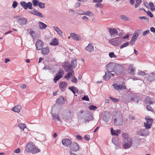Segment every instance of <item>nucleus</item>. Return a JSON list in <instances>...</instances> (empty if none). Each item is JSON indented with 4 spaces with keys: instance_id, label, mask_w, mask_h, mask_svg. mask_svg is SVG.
I'll return each mask as SVG.
<instances>
[{
    "instance_id": "1",
    "label": "nucleus",
    "mask_w": 155,
    "mask_h": 155,
    "mask_svg": "<svg viewBox=\"0 0 155 155\" xmlns=\"http://www.w3.org/2000/svg\"><path fill=\"white\" fill-rule=\"evenodd\" d=\"M122 136L124 138L122 143L123 147L125 149L130 148L132 143V140L128 137L127 133H124L122 134Z\"/></svg>"
},
{
    "instance_id": "2",
    "label": "nucleus",
    "mask_w": 155,
    "mask_h": 155,
    "mask_svg": "<svg viewBox=\"0 0 155 155\" xmlns=\"http://www.w3.org/2000/svg\"><path fill=\"white\" fill-rule=\"evenodd\" d=\"M26 150L28 152H31L33 154H36L40 152V150L35 147L32 143H28L26 146Z\"/></svg>"
},
{
    "instance_id": "3",
    "label": "nucleus",
    "mask_w": 155,
    "mask_h": 155,
    "mask_svg": "<svg viewBox=\"0 0 155 155\" xmlns=\"http://www.w3.org/2000/svg\"><path fill=\"white\" fill-rule=\"evenodd\" d=\"M122 114L120 112L117 113L116 117L114 119V124L117 126H121L123 124Z\"/></svg>"
},
{
    "instance_id": "4",
    "label": "nucleus",
    "mask_w": 155,
    "mask_h": 155,
    "mask_svg": "<svg viewBox=\"0 0 155 155\" xmlns=\"http://www.w3.org/2000/svg\"><path fill=\"white\" fill-rule=\"evenodd\" d=\"M63 68L65 71L67 72H74V69L71 65V64L68 62H65L62 64Z\"/></svg>"
},
{
    "instance_id": "5",
    "label": "nucleus",
    "mask_w": 155,
    "mask_h": 155,
    "mask_svg": "<svg viewBox=\"0 0 155 155\" xmlns=\"http://www.w3.org/2000/svg\"><path fill=\"white\" fill-rule=\"evenodd\" d=\"M122 40L121 38H116L109 40V42L112 45L115 46H117L120 44Z\"/></svg>"
},
{
    "instance_id": "6",
    "label": "nucleus",
    "mask_w": 155,
    "mask_h": 155,
    "mask_svg": "<svg viewBox=\"0 0 155 155\" xmlns=\"http://www.w3.org/2000/svg\"><path fill=\"white\" fill-rule=\"evenodd\" d=\"M85 121L89 122L90 121L92 120L93 117L91 112L89 111L86 110L84 112V117Z\"/></svg>"
},
{
    "instance_id": "7",
    "label": "nucleus",
    "mask_w": 155,
    "mask_h": 155,
    "mask_svg": "<svg viewBox=\"0 0 155 155\" xmlns=\"http://www.w3.org/2000/svg\"><path fill=\"white\" fill-rule=\"evenodd\" d=\"M124 69L123 66L117 64L114 72L117 75L120 74L123 71Z\"/></svg>"
},
{
    "instance_id": "8",
    "label": "nucleus",
    "mask_w": 155,
    "mask_h": 155,
    "mask_svg": "<svg viewBox=\"0 0 155 155\" xmlns=\"http://www.w3.org/2000/svg\"><path fill=\"white\" fill-rule=\"evenodd\" d=\"M117 64L113 62L109 63L106 66L107 71L111 72H114Z\"/></svg>"
},
{
    "instance_id": "9",
    "label": "nucleus",
    "mask_w": 155,
    "mask_h": 155,
    "mask_svg": "<svg viewBox=\"0 0 155 155\" xmlns=\"http://www.w3.org/2000/svg\"><path fill=\"white\" fill-rule=\"evenodd\" d=\"M70 149L73 152H75L79 150V145L75 142H71L70 146Z\"/></svg>"
},
{
    "instance_id": "10",
    "label": "nucleus",
    "mask_w": 155,
    "mask_h": 155,
    "mask_svg": "<svg viewBox=\"0 0 155 155\" xmlns=\"http://www.w3.org/2000/svg\"><path fill=\"white\" fill-rule=\"evenodd\" d=\"M21 5L25 9L28 8L29 9H32V5L31 2H29L27 3L25 2H21L20 3Z\"/></svg>"
},
{
    "instance_id": "11",
    "label": "nucleus",
    "mask_w": 155,
    "mask_h": 155,
    "mask_svg": "<svg viewBox=\"0 0 155 155\" xmlns=\"http://www.w3.org/2000/svg\"><path fill=\"white\" fill-rule=\"evenodd\" d=\"M108 30L110 35L111 37H115L118 35V31L115 28H109Z\"/></svg>"
},
{
    "instance_id": "12",
    "label": "nucleus",
    "mask_w": 155,
    "mask_h": 155,
    "mask_svg": "<svg viewBox=\"0 0 155 155\" xmlns=\"http://www.w3.org/2000/svg\"><path fill=\"white\" fill-rule=\"evenodd\" d=\"M61 143L64 146L67 147L71 144V141L69 139L65 138L62 140Z\"/></svg>"
},
{
    "instance_id": "13",
    "label": "nucleus",
    "mask_w": 155,
    "mask_h": 155,
    "mask_svg": "<svg viewBox=\"0 0 155 155\" xmlns=\"http://www.w3.org/2000/svg\"><path fill=\"white\" fill-rule=\"evenodd\" d=\"M148 81L152 82L155 81V72L151 73L146 77Z\"/></svg>"
},
{
    "instance_id": "14",
    "label": "nucleus",
    "mask_w": 155,
    "mask_h": 155,
    "mask_svg": "<svg viewBox=\"0 0 155 155\" xmlns=\"http://www.w3.org/2000/svg\"><path fill=\"white\" fill-rule=\"evenodd\" d=\"M44 45V44L43 42L41 40L38 39L35 44L36 49L38 50L41 49L43 48Z\"/></svg>"
},
{
    "instance_id": "15",
    "label": "nucleus",
    "mask_w": 155,
    "mask_h": 155,
    "mask_svg": "<svg viewBox=\"0 0 155 155\" xmlns=\"http://www.w3.org/2000/svg\"><path fill=\"white\" fill-rule=\"evenodd\" d=\"M149 134V131L146 128L142 129L138 132V134L142 136H146Z\"/></svg>"
},
{
    "instance_id": "16",
    "label": "nucleus",
    "mask_w": 155,
    "mask_h": 155,
    "mask_svg": "<svg viewBox=\"0 0 155 155\" xmlns=\"http://www.w3.org/2000/svg\"><path fill=\"white\" fill-rule=\"evenodd\" d=\"M85 49L90 53L93 52L94 49L93 44L91 43H89L88 45L85 48Z\"/></svg>"
},
{
    "instance_id": "17",
    "label": "nucleus",
    "mask_w": 155,
    "mask_h": 155,
    "mask_svg": "<svg viewBox=\"0 0 155 155\" xmlns=\"http://www.w3.org/2000/svg\"><path fill=\"white\" fill-rule=\"evenodd\" d=\"M27 19L23 17L18 18L17 21L21 25L26 24L27 23Z\"/></svg>"
},
{
    "instance_id": "18",
    "label": "nucleus",
    "mask_w": 155,
    "mask_h": 155,
    "mask_svg": "<svg viewBox=\"0 0 155 155\" xmlns=\"http://www.w3.org/2000/svg\"><path fill=\"white\" fill-rule=\"evenodd\" d=\"M112 85L114 86V88L115 89L117 90H119L120 89L122 90L126 89V87L122 85H118L117 84H113Z\"/></svg>"
},
{
    "instance_id": "19",
    "label": "nucleus",
    "mask_w": 155,
    "mask_h": 155,
    "mask_svg": "<svg viewBox=\"0 0 155 155\" xmlns=\"http://www.w3.org/2000/svg\"><path fill=\"white\" fill-rule=\"evenodd\" d=\"M142 31V30L141 29L137 30L135 31L132 37L137 39Z\"/></svg>"
},
{
    "instance_id": "20",
    "label": "nucleus",
    "mask_w": 155,
    "mask_h": 155,
    "mask_svg": "<svg viewBox=\"0 0 155 155\" xmlns=\"http://www.w3.org/2000/svg\"><path fill=\"white\" fill-rule=\"evenodd\" d=\"M56 103L60 104H62L65 103V101L64 98L62 97H60L56 101Z\"/></svg>"
},
{
    "instance_id": "21",
    "label": "nucleus",
    "mask_w": 155,
    "mask_h": 155,
    "mask_svg": "<svg viewBox=\"0 0 155 155\" xmlns=\"http://www.w3.org/2000/svg\"><path fill=\"white\" fill-rule=\"evenodd\" d=\"M21 109V106L20 105H17L14 107L12 109L13 111L19 113Z\"/></svg>"
},
{
    "instance_id": "22",
    "label": "nucleus",
    "mask_w": 155,
    "mask_h": 155,
    "mask_svg": "<svg viewBox=\"0 0 155 155\" xmlns=\"http://www.w3.org/2000/svg\"><path fill=\"white\" fill-rule=\"evenodd\" d=\"M111 72L108 71V72L105 73L104 76H103V79L105 81L108 80L111 78V76L110 74Z\"/></svg>"
},
{
    "instance_id": "23",
    "label": "nucleus",
    "mask_w": 155,
    "mask_h": 155,
    "mask_svg": "<svg viewBox=\"0 0 155 155\" xmlns=\"http://www.w3.org/2000/svg\"><path fill=\"white\" fill-rule=\"evenodd\" d=\"M41 50V53L44 55H47L48 54L49 52V49L48 47L42 48Z\"/></svg>"
},
{
    "instance_id": "24",
    "label": "nucleus",
    "mask_w": 155,
    "mask_h": 155,
    "mask_svg": "<svg viewBox=\"0 0 155 155\" xmlns=\"http://www.w3.org/2000/svg\"><path fill=\"white\" fill-rule=\"evenodd\" d=\"M67 85V84L64 81L61 82L59 84V87L61 90L64 91L65 90V87Z\"/></svg>"
},
{
    "instance_id": "25",
    "label": "nucleus",
    "mask_w": 155,
    "mask_h": 155,
    "mask_svg": "<svg viewBox=\"0 0 155 155\" xmlns=\"http://www.w3.org/2000/svg\"><path fill=\"white\" fill-rule=\"evenodd\" d=\"M54 28L55 31H56L58 34L60 36H63V33L62 31L59 29V28L57 26H54Z\"/></svg>"
},
{
    "instance_id": "26",
    "label": "nucleus",
    "mask_w": 155,
    "mask_h": 155,
    "mask_svg": "<svg viewBox=\"0 0 155 155\" xmlns=\"http://www.w3.org/2000/svg\"><path fill=\"white\" fill-rule=\"evenodd\" d=\"M144 102L146 104H152L153 103V101L151 100L150 97H147L145 98Z\"/></svg>"
},
{
    "instance_id": "27",
    "label": "nucleus",
    "mask_w": 155,
    "mask_h": 155,
    "mask_svg": "<svg viewBox=\"0 0 155 155\" xmlns=\"http://www.w3.org/2000/svg\"><path fill=\"white\" fill-rule=\"evenodd\" d=\"M38 26L41 29H45L47 27V25L42 22H39L38 23Z\"/></svg>"
},
{
    "instance_id": "28",
    "label": "nucleus",
    "mask_w": 155,
    "mask_h": 155,
    "mask_svg": "<svg viewBox=\"0 0 155 155\" xmlns=\"http://www.w3.org/2000/svg\"><path fill=\"white\" fill-rule=\"evenodd\" d=\"M58 44V39L56 38H54L52 39L51 41V42L50 43V45H51L56 46Z\"/></svg>"
},
{
    "instance_id": "29",
    "label": "nucleus",
    "mask_w": 155,
    "mask_h": 155,
    "mask_svg": "<svg viewBox=\"0 0 155 155\" xmlns=\"http://www.w3.org/2000/svg\"><path fill=\"white\" fill-rule=\"evenodd\" d=\"M71 65L73 68L74 69L76 68L77 64V61L76 59H72L71 61Z\"/></svg>"
},
{
    "instance_id": "30",
    "label": "nucleus",
    "mask_w": 155,
    "mask_h": 155,
    "mask_svg": "<svg viewBox=\"0 0 155 155\" xmlns=\"http://www.w3.org/2000/svg\"><path fill=\"white\" fill-rule=\"evenodd\" d=\"M68 89L74 93L75 95L77 96V95H75V94L78 92V90L74 86L70 87H69Z\"/></svg>"
},
{
    "instance_id": "31",
    "label": "nucleus",
    "mask_w": 155,
    "mask_h": 155,
    "mask_svg": "<svg viewBox=\"0 0 155 155\" xmlns=\"http://www.w3.org/2000/svg\"><path fill=\"white\" fill-rule=\"evenodd\" d=\"M106 112L107 113H108V112L107 111H105L104 113H103L102 115V119L103 120L106 122H107L108 121L109 119L108 118L107 116V115L105 114V113Z\"/></svg>"
},
{
    "instance_id": "32",
    "label": "nucleus",
    "mask_w": 155,
    "mask_h": 155,
    "mask_svg": "<svg viewBox=\"0 0 155 155\" xmlns=\"http://www.w3.org/2000/svg\"><path fill=\"white\" fill-rule=\"evenodd\" d=\"M70 36L73 39L76 40H79V37L78 36L74 33H71L70 34Z\"/></svg>"
},
{
    "instance_id": "33",
    "label": "nucleus",
    "mask_w": 155,
    "mask_h": 155,
    "mask_svg": "<svg viewBox=\"0 0 155 155\" xmlns=\"http://www.w3.org/2000/svg\"><path fill=\"white\" fill-rule=\"evenodd\" d=\"M52 118L55 121H59L60 119L58 114H52Z\"/></svg>"
},
{
    "instance_id": "34",
    "label": "nucleus",
    "mask_w": 155,
    "mask_h": 155,
    "mask_svg": "<svg viewBox=\"0 0 155 155\" xmlns=\"http://www.w3.org/2000/svg\"><path fill=\"white\" fill-rule=\"evenodd\" d=\"M34 15L37 16H38L41 18L43 17V15L37 10L36 9H34Z\"/></svg>"
},
{
    "instance_id": "35",
    "label": "nucleus",
    "mask_w": 155,
    "mask_h": 155,
    "mask_svg": "<svg viewBox=\"0 0 155 155\" xmlns=\"http://www.w3.org/2000/svg\"><path fill=\"white\" fill-rule=\"evenodd\" d=\"M141 10H143V11L146 12L148 15H149L150 17L152 18L153 17V14L150 11H147L144 8H143L140 9L139 11H141Z\"/></svg>"
},
{
    "instance_id": "36",
    "label": "nucleus",
    "mask_w": 155,
    "mask_h": 155,
    "mask_svg": "<svg viewBox=\"0 0 155 155\" xmlns=\"http://www.w3.org/2000/svg\"><path fill=\"white\" fill-rule=\"evenodd\" d=\"M74 72H68V73L65 75L64 76V78L67 79L68 80L70 79V78L72 74Z\"/></svg>"
},
{
    "instance_id": "37",
    "label": "nucleus",
    "mask_w": 155,
    "mask_h": 155,
    "mask_svg": "<svg viewBox=\"0 0 155 155\" xmlns=\"http://www.w3.org/2000/svg\"><path fill=\"white\" fill-rule=\"evenodd\" d=\"M145 119L147 123L152 125L153 121V120L152 119L150 118L148 116H146L145 117Z\"/></svg>"
},
{
    "instance_id": "38",
    "label": "nucleus",
    "mask_w": 155,
    "mask_h": 155,
    "mask_svg": "<svg viewBox=\"0 0 155 155\" xmlns=\"http://www.w3.org/2000/svg\"><path fill=\"white\" fill-rule=\"evenodd\" d=\"M129 73L131 75H134L135 72V69L133 68H132L130 67L129 68L128 70Z\"/></svg>"
},
{
    "instance_id": "39",
    "label": "nucleus",
    "mask_w": 155,
    "mask_h": 155,
    "mask_svg": "<svg viewBox=\"0 0 155 155\" xmlns=\"http://www.w3.org/2000/svg\"><path fill=\"white\" fill-rule=\"evenodd\" d=\"M62 77V75H58V74H56L55 77L54 79V81L55 83H56L57 81H58Z\"/></svg>"
},
{
    "instance_id": "40",
    "label": "nucleus",
    "mask_w": 155,
    "mask_h": 155,
    "mask_svg": "<svg viewBox=\"0 0 155 155\" xmlns=\"http://www.w3.org/2000/svg\"><path fill=\"white\" fill-rule=\"evenodd\" d=\"M18 126L21 130H24V129L26 127V125L25 124L21 123H19L18 124Z\"/></svg>"
},
{
    "instance_id": "41",
    "label": "nucleus",
    "mask_w": 155,
    "mask_h": 155,
    "mask_svg": "<svg viewBox=\"0 0 155 155\" xmlns=\"http://www.w3.org/2000/svg\"><path fill=\"white\" fill-rule=\"evenodd\" d=\"M57 74L58 75H62V77H63L64 74V71L62 69H60L58 71Z\"/></svg>"
},
{
    "instance_id": "42",
    "label": "nucleus",
    "mask_w": 155,
    "mask_h": 155,
    "mask_svg": "<svg viewBox=\"0 0 155 155\" xmlns=\"http://www.w3.org/2000/svg\"><path fill=\"white\" fill-rule=\"evenodd\" d=\"M111 134L112 135H116L118 136V134L117 133V132H116L115 130H114V129L113 128H111Z\"/></svg>"
},
{
    "instance_id": "43",
    "label": "nucleus",
    "mask_w": 155,
    "mask_h": 155,
    "mask_svg": "<svg viewBox=\"0 0 155 155\" xmlns=\"http://www.w3.org/2000/svg\"><path fill=\"white\" fill-rule=\"evenodd\" d=\"M39 2V1L38 0H33L32 1L33 5L35 6L38 5Z\"/></svg>"
},
{
    "instance_id": "44",
    "label": "nucleus",
    "mask_w": 155,
    "mask_h": 155,
    "mask_svg": "<svg viewBox=\"0 0 155 155\" xmlns=\"http://www.w3.org/2000/svg\"><path fill=\"white\" fill-rule=\"evenodd\" d=\"M151 125L148 124L147 122H145L144 123V127H145V128L147 129L150 128Z\"/></svg>"
},
{
    "instance_id": "45",
    "label": "nucleus",
    "mask_w": 155,
    "mask_h": 155,
    "mask_svg": "<svg viewBox=\"0 0 155 155\" xmlns=\"http://www.w3.org/2000/svg\"><path fill=\"white\" fill-rule=\"evenodd\" d=\"M38 6L41 8H45V3H42L41 2H39L38 3Z\"/></svg>"
},
{
    "instance_id": "46",
    "label": "nucleus",
    "mask_w": 155,
    "mask_h": 155,
    "mask_svg": "<svg viewBox=\"0 0 155 155\" xmlns=\"http://www.w3.org/2000/svg\"><path fill=\"white\" fill-rule=\"evenodd\" d=\"M149 5L150 7V10L152 11H153L155 10L153 2H150L149 3Z\"/></svg>"
},
{
    "instance_id": "47",
    "label": "nucleus",
    "mask_w": 155,
    "mask_h": 155,
    "mask_svg": "<svg viewBox=\"0 0 155 155\" xmlns=\"http://www.w3.org/2000/svg\"><path fill=\"white\" fill-rule=\"evenodd\" d=\"M129 44H130V42H129L128 41L126 42V43H125L123 45H121L120 46V48L122 49L124 47H127L128 45H129Z\"/></svg>"
},
{
    "instance_id": "48",
    "label": "nucleus",
    "mask_w": 155,
    "mask_h": 155,
    "mask_svg": "<svg viewBox=\"0 0 155 155\" xmlns=\"http://www.w3.org/2000/svg\"><path fill=\"white\" fill-rule=\"evenodd\" d=\"M136 38H134V37H132V38L130 41V43L131 45H133L134 44L135 42V41L137 40Z\"/></svg>"
},
{
    "instance_id": "49",
    "label": "nucleus",
    "mask_w": 155,
    "mask_h": 155,
    "mask_svg": "<svg viewBox=\"0 0 155 155\" xmlns=\"http://www.w3.org/2000/svg\"><path fill=\"white\" fill-rule=\"evenodd\" d=\"M137 96L136 95H134L133 96H132L130 100V101H137Z\"/></svg>"
},
{
    "instance_id": "50",
    "label": "nucleus",
    "mask_w": 155,
    "mask_h": 155,
    "mask_svg": "<svg viewBox=\"0 0 155 155\" xmlns=\"http://www.w3.org/2000/svg\"><path fill=\"white\" fill-rule=\"evenodd\" d=\"M150 31L149 30H147L145 31H143L142 32V35L143 36H145L149 34Z\"/></svg>"
},
{
    "instance_id": "51",
    "label": "nucleus",
    "mask_w": 155,
    "mask_h": 155,
    "mask_svg": "<svg viewBox=\"0 0 155 155\" xmlns=\"http://www.w3.org/2000/svg\"><path fill=\"white\" fill-rule=\"evenodd\" d=\"M137 74L138 75L142 76H143L145 75L146 74V73L144 72L141 71L138 72Z\"/></svg>"
},
{
    "instance_id": "52",
    "label": "nucleus",
    "mask_w": 155,
    "mask_h": 155,
    "mask_svg": "<svg viewBox=\"0 0 155 155\" xmlns=\"http://www.w3.org/2000/svg\"><path fill=\"white\" fill-rule=\"evenodd\" d=\"M120 18H121L122 19L124 20H128L129 19V18L126 16L124 15H122L120 16Z\"/></svg>"
},
{
    "instance_id": "53",
    "label": "nucleus",
    "mask_w": 155,
    "mask_h": 155,
    "mask_svg": "<svg viewBox=\"0 0 155 155\" xmlns=\"http://www.w3.org/2000/svg\"><path fill=\"white\" fill-rule=\"evenodd\" d=\"M109 56L110 58H116V56L115 55L114 52H110L109 53Z\"/></svg>"
},
{
    "instance_id": "54",
    "label": "nucleus",
    "mask_w": 155,
    "mask_h": 155,
    "mask_svg": "<svg viewBox=\"0 0 155 155\" xmlns=\"http://www.w3.org/2000/svg\"><path fill=\"white\" fill-rule=\"evenodd\" d=\"M89 108L91 110H94L97 108V107L93 105H90L89 106Z\"/></svg>"
},
{
    "instance_id": "55",
    "label": "nucleus",
    "mask_w": 155,
    "mask_h": 155,
    "mask_svg": "<svg viewBox=\"0 0 155 155\" xmlns=\"http://www.w3.org/2000/svg\"><path fill=\"white\" fill-rule=\"evenodd\" d=\"M110 99L113 101L115 102H117L119 100L115 98H113L111 97H110Z\"/></svg>"
},
{
    "instance_id": "56",
    "label": "nucleus",
    "mask_w": 155,
    "mask_h": 155,
    "mask_svg": "<svg viewBox=\"0 0 155 155\" xmlns=\"http://www.w3.org/2000/svg\"><path fill=\"white\" fill-rule=\"evenodd\" d=\"M147 110L152 111L153 109L152 107L149 105H147Z\"/></svg>"
},
{
    "instance_id": "57",
    "label": "nucleus",
    "mask_w": 155,
    "mask_h": 155,
    "mask_svg": "<svg viewBox=\"0 0 155 155\" xmlns=\"http://www.w3.org/2000/svg\"><path fill=\"white\" fill-rule=\"evenodd\" d=\"M71 81L72 82H74L75 84H76L77 82V80L76 78L75 77V76H73L72 79L71 80Z\"/></svg>"
},
{
    "instance_id": "58",
    "label": "nucleus",
    "mask_w": 155,
    "mask_h": 155,
    "mask_svg": "<svg viewBox=\"0 0 155 155\" xmlns=\"http://www.w3.org/2000/svg\"><path fill=\"white\" fill-rule=\"evenodd\" d=\"M17 2L16 1H14L13 2L12 6L13 7V8H15L17 6Z\"/></svg>"
},
{
    "instance_id": "59",
    "label": "nucleus",
    "mask_w": 155,
    "mask_h": 155,
    "mask_svg": "<svg viewBox=\"0 0 155 155\" xmlns=\"http://www.w3.org/2000/svg\"><path fill=\"white\" fill-rule=\"evenodd\" d=\"M139 18L141 20L143 19H145L147 21V22L149 21L148 19L146 16L139 17Z\"/></svg>"
},
{
    "instance_id": "60",
    "label": "nucleus",
    "mask_w": 155,
    "mask_h": 155,
    "mask_svg": "<svg viewBox=\"0 0 155 155\" xmlns=\"http://www.w3.org/2000/svg\"><path fill=\"white\" fill-rule=\"evenodd\" d=\"M82 99L83 100H85L87 101H88L89 100V97L87 95L84 96L82 97Z\"/></svg>"
},
{
    "instance_id": "61",
    "label": "nucleus",
    "mask_w": 155,
    "mask_h": 155,
    "mask_svg": "<svg viewBox=\"0 0 155 155\" xmlns=\"http://www.w3.org/2000/svg\"><path fill=\"white\" fill-rule=\"evenodd\" d=\"M93 15V13L89 11H87L86 12V15L89 16H92Z\"/></svg>"
},
{
    "instance_id": "62",
    "label": "nucleus",
    "mask_w": 155,
    "mask_h": 155,
    "mask_svg": "<svg viewBox=\"0 0 155 155\" xmlns=\"http://www.w3.org/2000/svg\"><path fill=\"white\" fill-rule=\"evenodd\" d=\"M84 138L87 141H89L90 140V136L89 135H85L84 136Z\"/></svg>"
},
{
    "instance_id": "63",
    "label": "nucleus",
    "mask_w": 155,
    "mask_h": 155,
    "mask_svg": "<svg viewBox=\"0 0 155 155\" xmlns=\"http://www.w3.org/2000/svg\"><path fill=\"white\" fill-rule=\"evenodd\" d=\"M30 35L32 36V37L34 38L35 36V32L33 31H31L30 32Z\"/></svg>"
},
{
    "instance_id": "64",
    "label": "nucleus",
    "mask_w": 155,
    "mask_h": 155,
    "mask_svg": "<svg viewBox=\"0 0 155 155\" xmlns=\"http://www.w3.org/2000/svg\"><path fill=\"white\" fill-rule=\"evenodd\" d=\"M20 152V149L19 148H18L14 151V152L15 153H19Z\"/></svg>"
}]
</instances>
